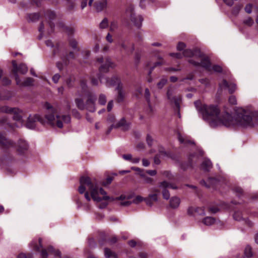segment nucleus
Returning a JSON list of instances; mask_svg holds the SVG:
<instances>
[{"mask_svg": "<svg viewBox=\"0 0 258 258\" xmlns=\"http://www.w3.org/2000/svg\"><path fill=\"white\" fill-rule=\"evenodd\" d=\"M178 139L181 144L186 145L187 144H194V142L186 139L180 133L178 134Z\"/></svg>", "mask_w": 258, "mask_h": 258, "instance_id": "30", "label": "nucleus"}, {"mask_svg": "<svg viewBox=\"0 0 258 258\" xmlns=\"http://www.w3.org/2000/svg\"><path fill=\"white\" fill-rule=\"evenodd\" d=\"M143 200H144V199L142 197H141L140 196H138L134 200V203H135L136 204H138V203L143 201Z\"/></svg>", "mask_w": 258, "mask_h": 258, "instance_id": "54", "label": "nucleus"}, {"mask_svg": "<svg viewBox=\"0 0 258 258\" xmlns=\"http://www.w3.org/2000/svg\"><path fill=\"white\" fill-rule=\"evenodd\" d=\"M183 55L191 57L188 61L194 66H201L205 69L210 70L209 58L205 57L199 49H186L183 51Z\"/></svg>", "mask_w": 258, "mask_h": 258, "instance_id": "4", "label": "nucleus"}, {"mask_svg": "<svg viewBox=\"0 0 258 258\" xmlns=\"http://www.w3.org/2000/svg\"><path fill=\"white\" fill-rule=\"evenodd\" d=\"M233 218L237 221H240L242 220L243 222L249 227H251L253 225V223L248 219H243L241 216V213L240 212H235L233 215Z\"/></svg>", "mask_w": 258, "mask_h": 258, "instance_id": "18", "label": "nucleus"}, {"mask_svg": "<svg viewBox=\"0 0 258 258\" xmlns=\"http://www.w3.org/2000/svg\"><path fill=\"white\" fill-rule=\"evenodd\" d=\"M162 174L165 177L167 178L168 179H172V175L171 173L167 171H165L162 172Z\"/></svg>", "mask_w": 258, "mask_h": 258, "instance_id": "49", "label": "nucleus"}, {"mask_svg": "<svg viewBox=\"0 0 258 258\" xmlns=\"http://www.w3.org/2000/svg\"><path fill=\"white\" fill-rule=\"evenodd\" d=\"M134 7L130 6L126 10V15H130L131 21L134 23V25L138 28H140L142 25V21H143V17L140 16H136L134 13Z\"/></svg>", "mask_w": 258, "mask_h": 258, "instance_id": "10", "label": "nucleus"}, {"mask_svg": "<svg viewBox=\"0 0 258 258\" xmlns=\"http://www.w3.org/2000/svg\"><path fill=\"white\" fill-rule=\"evenodd\" d=\"M229 102L232 104L235 105L237 103V100L234 96H231L229 98Z\"/></svg>", "mask_w": 258, "mask_h": 258, "instance_id": "52", "label": "nucleus"}, {"mask_svg": "<svg viewBox=\"0 0 258 258\" xmlns=\"http://www.w3.org/2000/svg\"><path fill=\"white\" fill-rule=\"evenodd\" d=\"M243 24L247 26L250 27L254 24V21L251 18L248 17L243 20Z\"/></svg>", "mask_w": 258, "mask_h": 258, "instance_id": "35", "label": "nucleus"}, {"mask_svg": "<svg viewBox=\"0 0 258 258\" xmlns=\"http://www.w3.org/2000/svg\"><path fill=\"white\" fill-rule=\"evenodd\" d=\"M1 113H6L13 114V118L14 120L18 121L22 126L23 124L22 120V111L18 108L9 107L8 106H4L0 107Z\"/></svg>", "mask_w": 258, "mask_h": 258, "instance_id": "6", "label": "nucleus"}, {"mask_svg": "<svg viewBox=\"0 0 258 258\" xmlns=\"http://www.w3.org/2000/svg\"><path fill=\"white\" fill-rule=\"evenodd\" d=\"M167 95L168 99L170 100L171 101L173 102L175 105L176 109L177 110V114L179 117H180V114L179 112V108H180V103L181 102V98L180 97H172V92L170 89L168 90Z\"/></svg>", "mask_w": 258, "mask_h": 258, "instance_id": "12", "label": "nucleus"}, {"mask_svg": "<svg viewBox=\"0 0 258 258\" xmlns=\"http://www.w3.org/2000/svg\"><path fill=\"white\" fill-rule=\"evenodd\" d=\"M80 185L78 188V191L81 194H85V197L88 201H90L88 191H86V187L90 191L91 198L94 201L100 202L102 199L104 200H111L109 196H106V192L102 188H98V184L94 180L88 176H82L80 179Z\"/></svg>", "mask_w": 258, "mask_h": 258, "instance_id": "3", "label": "nucleus"}, {"mask_svg": "<svg viewBox=\"0 0 258 258\" xmlns=\"http://www.w3.org/2000/svg\"><path fill=\"white\" fill-rule=\"evenodd\" d=\"M141 59V54L139 52H136L135 55L134 60L136 64H138Z\"/></svg>", "mask_w": 258, "mask_h": 258, "instance_id": "50", "label": "nucleus"}, {"mask_svg": "<svg viewBox=\"0 0 258 258\" xmlns=\"http://www.w3.org/2000/svg\"><path fill=\"white\" fill-rule=\"evenodd\" d=\"M180 204V199L179 198L174 196L172 197L169 201L170 207L172 209H177Z\"/></svg>", "mask_w": 258, "mask_h": 258, "instance_id": "22", "label": "nucleus"}, {"mask_svg": "<svg viewBox=\"0 0 258 258\" xmlns=\"http://www.w3.org/2000/svg\"><path fill=\"white\" fill-rule=\"evenodd\" d=\"M204 224L210 226L214 224L216 222V219L212 217H207L203 220Z\"/></svg>", "mask_w": 258, "mask_h": 258, "instance_id": "28", "label": "nucleus"}, {"mask_svg": "<svg viewBox=\"0 0 258 258\" xmlns=\"http://www.w3.org/2000/svg\"><path fill=\"white\" fill-rule=\"evenodd\" d=\"M199 102L195 104L203 119L213 128L225 126H240L246 127L253 125L252 118L257 115V112L248 110H238L233 117L228 112H220L217 106L206 104L199 108Z\"/></svg>", "mask_w": 258, "mask_h": 258, "instance_id": "1", "label": "nucleus"}, {"mask_svg": "<svg viewBox=\"0 0 258 258\" xmlns=\"http://www.w3.org/2000/svg\"><path fill=\"white\" fill-rule=\"evenodd\" d=\"M145 96L146 97V99L148 103V104H149V107L150 109V111L151 112H152L153 111V108L151 107V105H150V91L149 90V89L148 88H146L145 89Z\"/></svg>", "mask_w": 258, "mask_h": 258, "instance_id": "33", "label": "nucleus"}, {"mask_svg": "<svg viewBox=\"0 0 258 258\" xmlns=\"http://www.w3.org/2000/svg\"><path fill=\"white\" fill-rule=\"evenodd\" d=\"M118 27V23L116 21H112L110 24L109 30L111 32L115 31Z\"/></svg>", "mask_w": 258, "mask_h": 258, "instance_id": "36", "label": "nucleus"}, {"mask_svg": "<svg viewBox=\"0 0 258 258\" xmlns=\"http://www.w3.org/2000/svg\"><path fill=\"white\" fill-rule=\"evenodd\" d=\"M242 6L241 5H236L232 11V14L234 15H237L241 10Z\"/></svg>", "mask_w": 258, "mask_h": 258, "instance_id": "43", "label": "nucleus"}, {"mask_svg": "<svg viewBox=\"0 0 258 258\" xmlns=\"http://www.w3.org/2000/svg\"><path fill=\"white\" fill-rule=\"evenodd\" d=\"M60 78V75L58 74H56L53 76L52 77V80L55 83H57Z\"/></svg>", "mask_w": 258, "mask_h": 258, "instance_id": "58", "label": "nucleus"}, {"mask_svg": "<svg viewBox=\"0 0 258 258\" xmlns=\"http://www.w3.org/2000/svg\"><path fill=\"white\" fill-rule=\"evenodd\" d=\"M212 167V164L210 160L208 159L205 160L201 164V168L202 170L208 171Z\"/></svg>", "mask_w": 258, "mask_h": 258, "instance_id": "24", "label": "nucleus"}, {"mask_svg": "<svg viewBox=\"0 0 258 258\" xmlns=\"http://www.w3.org/2000/svg\"><path fill=\"white\" fill-rule=\"evenodd\" d=\"M146 173L151 176H154L157 174V171L155 170H148Z\"/></svg>", "mask_w": 258, "mask_h": 258, "instance_id": "59", "label": "nucleus"}, {"mask_svg": "<svg viewBox=\"0 0 258 258\" xmlns=\"http://www.w3.org/2000/svg\"><path fill=\"white\" fill-rule=\"evenodd\" d=\"M120 46L126 52H130L132 53L135 50L134 44L127 41L122 42L121 43Z\"/></svg>", "mask_w": 258, "mask_h": 258, "instance_id": "19", "label": "nucleus"}, {"mask_svg": "<svg viewBox=\"0 0 258 258\" xmlns=\"http://www.w3.org/2000/svg\"><path fill=\"white\" fill-rule=\"evenodd\" d=\"M39 246H37V245H36V244L35 243H34V241H32V242H31V244L34 245V248L37 251H39L40 248L42 247V239L41 238L39 239Z\"/></svg>", "mask_w": 258, "mask_h": 258, "instance_id": "45", "label": "nucleus"}, {"mask_svg": "<svg viewBox=\"0 0 258 258\" xmlns=\"http://www.w3.org/2000/svg\"><path fill=\"white\" fill-rule=\"evenodd\" d=\"M106 40L109 43H112L113 42V39L112 38V36L110 33H108L106 37Z\"/></svg>", "mask_w": 258, "mask_h": 258, "instance_id": "64", "label": "nucleus"}, {"mask_svg": "<svg viewBox=\"0 0 258 258\" xmlns=\"http://www.w3.org/2000/svg\"><path fill=\"white\" fill-rule=\"evenodd\" d=\"M75 101L79 109L84 110L85 108L86 105L84 104V101L82 99L76 98Z\"/></svg>", "mask_w": 258, "mask_h": 258, "instance_id": "29", "label": "nucleus"}, {"mask_svg": "<svg viewBox=\"0 0 258 258\" xmlns=\"http://www.w3.org/2000/svg\"><path fill=\"white\" fill-rule=\"evenodd\" d=\"M98 102L100 104L104 105L106 102V97L105 95L101 94L98 98Z\"/></svg>", "mask_w": 258, "mask_h": 258, "instance_id": "39", "label": "nucleus"}, {"mask_svg": "<svg viewBox=\"0 0 258 258\" xmlns=\"http://www.w3.org/2000/svg\"><path fill=\"white\" fill-rule=\"evenodd\" d=\"M185 47V44L183 42H179L177 46V49L178 50H182Z\"/></svg>", "mask_w": 258, "mask_h": 258, "instance_id": "55", "label": "nucleus"}, {"mask_svg": "<svg viewBox=\"0 0 258 258\" xmlns=\"http://www.w3.org/2000/svg\"><path fill=\"white\" fill-rule=\"evenodd\" d=\"M159 187L160 188H171L173 189H176L178 187L176 185L169 183L166 181H163L159 183Z\"/></svg>", "mask_w": 258, "mask_h": 258, "instance_id": "23", "label": "nucleus"}, {"mask_svg": "<svg viewBox=\"0 0 258 258\" xmlns=\"http://www.w3.org/2000/svg\"><path fill=\"white\" fill-rule=\"evenodd\" d=\"M46 109L45 117L43 118L38 114L30 115L28 118L26 126L30 129L35 128L37 122L43 125L48 124L52 126L62 128L64 123L71 121V117L69 115H58L56 109L50 104L46 103L44 105Z\"/></svg>", "mask_w": 258, "mask_h": 258, "instance_id": "2", "label": "nucleus"}, {"mask_svg": "<svg viewBox=\"0 0 258 258\" xmlns=\"http://www.w3.org/2000/svg\"><path fill=\"white\" fill-rule=\"evenodd\" d=\"M160 59H161L162 60L160 61H158V62H157L156 63H155V65L154 66V67H153L150 70V71H149V74H150L151 73H152V70L154 69V68L155 67H156V66H159V65H161V64H165V62L163 60V59H162L161 58H160Z\"/></svg>", "mask_w": 258, "mask_h": 258, "instance_id": "51", "label": "nucleus"}, {"mask_svg": "<svg viewBox=\"0 0 258 258\" xmlns=\"http://www.w3.org/2000/svg\"><path fill=\"white\" fill-rule=\"evenodd\" d=\"M109 23L107 18H104L99 24L100 29H105L108 27Z\"/></svg>", "mask_w": 258, "mask_h": 258, "instance_id": "34", "label": "nucleus"}, {"mask_svg": "<svg viewBox=\"0 0 258 258\" xmlns=\"http://www.w3.org/2000/svg\"><path fill=\"white\" fill-rule=\"evenodd\" d=\"M122 158L125 160L131 161L132 159V156L131 154H124L122 155Z\"/></svg>", "mask_w": 258, "mask_h": 258, "instance_id": "56", "label": "nucleus"}, {"mask_svg": "<svg viewBox=\"0 0 258 258\" xmlns=\"http://www.w3.org/2000/svg\"><path fill=\"white\" fill-rule=\"evenodd\" d=\"M33 79L31 78H27L24 82H21L20 84H18L23 86H30L33 85Z\"/></svg>", "mask_w": 258, "mask_h": 258, "instance_id": "31", "label": "nucleus"}, {"mask_svg": "<svg viewBox=\"0 0 258 258\" xmlns=\"http://www.w3.org/2000/svg\"><path fill=\"white\" fill-rule=\"evenodd\" d=\"M169 55L172 57H176L177 58H180L182 57L181 54H180L179 53H170L169 54Z\"/></svg>", "mask_w": 258, "mask_h": 258, "instance_id": "57", "label": "nucleus"}, {"mask_svg": "<svg viewBox=\"0 0 258 258\" xmlns=\"http://www.w3.org/2000/svg\"><path fill=\"white\" fill-rule=\"evenodd\" d=\"M116 90L118 92L117 101L118 102L122 101L124 97V93L122 90V84L116 86Z\"/></svg>", "mask_w": 258, "mask_h": 258, "instance_id": "25", "label": "nucleus"}, {"mask_svg": "<svg viewBox=\"0 0 258 258\" xmlns=\"http://www.w3.org/2000/svg\"><path fill=\"white\" fill-rule=\"evenodd\" d=\"M104 255L106 258H116V255L115 253L107 248H105L104 249Z\"/></svg>", "mask_w": 258, "mask_h": 258, "instance_id": "27", "label": "nucleus"}, {"mask_svg": "<svg viewBox=\"0 0 258 258\" xmlns=\"http://www.w3.org/2000/svg\"><path fill=\"white\" fill-rule=\"evenodd\" d=\"M113 180V178L111 176H109L106 178V180L105 182L103 183V185H106L107 184H110Z\"/></svg>", "mask_w": 258, "mask_h": 258, "instance_id": "62", "label": "nucleus"}, {"mask_svg": "<svg viewBox=\"0 0 258 258\" xmlns=\"http://www.w3.org/2000/svg\"><path fill=\"white\" fill-rule=\"evenodd\" d=\"M162 189L163 197L165 200H168L170 198V193L167 189V188H161Z\"/></svg>", "mask_w": 258, "mask_h": 258, "instance_id": "40", "label": "nucleus"}, {"mask_svg": "<svg viewBox=\"0 0 258 258\" xmlns=\"http://www.w3.org/2000/svg\"><path fill=\"white\" fill-rule=\"evenodd\" d=\"M45 17L46 19L49 20L50 21H51L53 20L55 18V14L53 12L48 11H47L45 14ZM49 25L51 28V30L49 32H51L53 31V27H54V25L53 23H51V21L49 22Z\"/></svg>", "mask_w": 258, "mask_h": 258, "instance_id": "20", "label": "nucleus"}, {"mask_svg": "<svg viewBox=\"0 0 258 258\" xmlns=\"http://www.w3.org/2000/svg\"><path fill=\"white\" fill-rule=\"evenodd\" d=\"M167 80L166 78H162L160 81L157 83V87L159 89H162L166 84Z\"/></svg>", "mask_w": 258, "mask_h": 258, "instance_id": "44", "label": "nucleus"}, {"mask_svg": "<svg viewBox=\"0 0 258 258\" xmlns=\"http://www.w3.org/2000/svg\"><path fill=\"white\" fill-rule=\"evenodd\" d=\"M48 254L45 249H43L41 252V258H47Z\"/></svg>", "mask_w": 258, "mask_h": 258, "instance_id": "60", "label": "nucleus"}, {"mask_svg": "<svg viewBox=\"0 0 258 258\" xmlns=\"http://www.w3.org/2000/svg\"><path fill=\"white\" fill-rule=\"evenodd\" d=\"M131 123L127 122L124 118H122L115 126V127H121L122 130L126 131L130 128Z\"/></svg>", "mask_w": 258, "mask_h": 258, "instance_id": "21", "label": "nucleus"}, {"mask_svg": "<svg viewBox=\"0 0 258 258\" xmlns=\"http://www.w3.org/2000/svg\"><path fill=\"white\" fill-rule=\"evenodd\" d=\"M94 3V7L98 12L101 11L107 5L106 0H89L88 4L91 6Z\"/></svg>", "mask_w": 258, "mask_h": 258, "instance_id": "13", "label": "nucleus"}, {"mask_svg": "<svg viewBox=\"0 0 258 258\" xmlns=\"http://www.w3.org/2000/svg\"><path fill=\"white\" fill-rule=\"evenodd\" d=\"M146 140H147V142L148 144L150 146H151L152 145V141H153V139H152V137L148 135L147 137Z\"/></svg>", "mask_w": 258, "mask_h": 258, "instance_id": "63", "label": "nucleus"}, {"mask_svg": "<svg viewBox=\"0 0 258 258\" xmlns=\"http://www.w3.org/2000/svg\"><path fill=\"white\" fill-rule=\"evenodd\" d=\"M96 100V97L93 95H89L86 101L85 108L89 111L94 112L95 111V102Z\"/></svg>", "mask_w": 258, "mask_h": 258, "instance_id": "15", "label": "nucleus"}, {"mask_svg": "<svg viewBox=\"0 0 258 258\" xmlns=\"http://www.w3.org/2000/svg\"><path fill=\"white\" fill-rule=\"evenodd\" d=\"M16 147L18 153L20 154H23L28 150L29 145L25 140L20 139L18 141Z\"/></svg>", "mask_w": 258, "mask_h": 258, "instance_id": "11", "label": "nucleus"}, {"mask_svg": "<svg viewBox=\"0 0 258 258\" xmlns=\"http://www.w3.org/2000/svg\"><path fill=\"white\" fill-rule=\"evenodd\" d=\"M158 195L157 194H151L149 195L148 198L153 202H156L158 201Z\"/></svg>", "mask_w": 258, "mask_h": 258, "instance_id": "48", "label": "nucleus"}, {"mask_svg": "<svg viewBox=\"0 0 258 258\" xmlns=\"http://www.w3.org/2000/svg\"><path fill=\"white\" fill-rule=\"evenodd\" d=\"M39 18V15L37 13L30 14H28L27 17V19L29 22H36Z\"/></svg>", "mask_w": 258, "mask_h": 258, "instance_id": "26", "label": "nucleus"}, {"mask_svg": "<svg viewBox=\"0 0 258 258\" xmlns=\"http://www.w3.org/2000/svg\"><path fill=\"white\" fill-rule=\"evenodd\" d=\"M252 5L251 4L247 5L244 8L245 11L248 14L251 13L252 11Z\"/></svg>", "mask_w": 258, "mask_h": 258, "instance_id": "53", "label": "nucleus"}, {"mask_svg": "<svg viewBox=\"0 0 258 258\" xmlns=\"http://www.w3.org/2000/svg\"><path fill=\"white\" fill-rule=\"evenodd\" d=\"M70 46L73 48L75 51L78 50L79 49L77 47V42L74 39H70L69 41Z\"/></svg>", "mask_w": 258, "mask_h": 258, "instance_id": "41", "label": "nucleus"}, {"mask_svg": "<svg viewBox=\"0 0 258 258\" xmlns=\"http://www.w3.org/2000/svg\"><path fill=\"white\" fill-rule=\"evenodd\" d=\"M219 88L220 89L227 88L230 93H232L236 90V86L235 84H229L225 80H223L222 82L219 84Z\"/></svg>", "mask_w": 258, "mask_h": 258, "instance_id": "16", "label": "nucleus"}, {"mask_svg": "<svg viewBox=\"0 0 258 258\" xmlns=\"http://www.w3.org/2000/svg\"><path fill=\"white\" fill-rule=\"evenodd\" d=\"M188 214L189 215H204L205 214V210L202 207H198L194 208L193 207H190L187 210Z\"/></svg>", "mask_w": 258, "mask_h": 258, "instance_id": "17", "label": "nucleus"}, {"mask_svg": "<svg viewBox=\"0 0 258 258\" xmlns=\"http://www.w3.org/2000/svg\"><path fill=\"white\" fill-rule=\"evenodd\" d=\"M12 65H13V72L14 74L15 80L17 83V84H21V80L18 76V73L19 72L22 74H25L28 72V68L23 63H22L17 66V62L15 60L12 61Z\"/></svg>", "mask_w": 258, "mask_h": 258, "instance_id": "7", "label": "nucleus"}, {"mask_svg": "<svg viewBox=\"0 0 258 258\" xmlns=\"http://www.w3.org/2000/svg\"><path fill=\"white\" fill-rule=\"evenodd\" d=\"M97 61L101 63L99 68L100 73H107L109 71V68H114L116 67V64L108 57L99 58L97 59Z\"/></svg>", "mask_w": 258, "mask_h": 258, "instance_id": "8", "label": "nucleus"}, {"mask_svg": "<svg viewBox=\"0 0 258 258\" xmlns=\"http://www.w3.org/2000/svg\"><path fill=\"white\" fill-rule=\"evenodd\" d=\"M53 53L54 55H58L60 56L63 61V63L60 62H58L56 63V66L59 70H61L64 66H67L70 59L75 58V55L73 52H70L69 54H68L67 52L63 47H59L58 46L55 47L53 49Z\"/></svg>", "mask_w": 258, "mask_h": 258, "instance_id": "5", "label": "nucleus"}, {"mask_svg": "<svg viewBox=\"0 0 258 258\" xmlns=\"http://www.w3.org/2000/svg\"><path fill=\"white\" fill-rule=\"evenodd\" d=\"M244 254L248 257H250L252 256L251 248L249 245L245 247L244 249Z\"/></svg>", "mask_w": 258, "mask_h": 258, "instance_id": "38", "label": "nucleus"}, {"mask_svg": "<svg viewBox=\"0 0 258 258\" xmlns=\"http://www.w3.org/2000/svg\"><path fill=\"white\" fill-rule=\"evenodd\" d=\"M209 66L210 67V70L206 69L208 71H213L215 72L220 73L222 71V68L221 66L218 65H214L212 67L211 66V63L209 61Z\"/></svg>", "mask_w": 258, "mask_h": 258, "instance_id": "32", "label": "nucleus"}, {"mask_svg": "<svg viewBox=\"0 0 258 258\" xmlns=\"http://www.w3.org/2000/svg\"><path fill=\"white\" fill-rule=\"evenodd\" d=\"M98 78L102 84H105L107 87H111L116 85L119 86L122 84L121 82L119 77L117 76H113L111 78H102L101 76L99 75Z\"/></svg>", "mask_w": 258, "mask_h": 258, "instance_id": "9", "label": "nucleus"}, {"mask_svg": "<svg viewBox=\"0 0 258 258\" xmlns=\"http://www.w3.org/2000/svg\"><path fill=\"white\" fill-rule=\"evenodd\" d=\"M0 145L5 149L10 148L14 147V143L9 140L5 135L0 133Z\"/></svg>", "mask_w": 258, "mask_h": 258, "instance_id": "14", "label": "nucleus"}, {"mask_svg": "<svg viewBox=\"0 0 258 258\" xmlns=\"http://www.w3.org/2000/svg\"><path fill=\"white\" fill-rule=\"evenodd\" d=\"M48 250L50 253H53L56 255L60 256V252L58 250H55L52 246H49Z\"/></svg>", "mask_w": 258, "mask_h": 258, "instance_id": "47", "label": "nucleus"}, {"mask_svg": "<svg viewBox=\"0 0 258 258\" xmlns=\"http://www.w3.org/2000/svg\"><path fill=\"white\" fill-rule=\"evenodd\" d=\"M144 201L146 202V203L147 205L150 206H152V205H153L152 202L153 201L148 197L146 199H144Z\"/></svg>", "mask_w": 258, "mask_h": 258, "instance_id": "61", "label": "nucleus"}, {"mask_svg": "<svg viewBox=\"0 0 258 258\" xmlns=\"http://www.w3.org/2000/svg\"><path fill=\"white\" fill-rule=\"evenodd\" d=\"M222 209V207H219L217 206H211L209 208V211L211 213H216L218 211H219Z\"/></svg>", "mask_w": 258, "mask_h": 258, "instance_id": "42", "label": "nucleus"}, {"mask_svg": "<svg viewBox=\"0 0 258 258\" xmlns=\"http://www.w3.org/2000/svg\"><path fill=\"white\" fill-rule=\"evenodd\" d=\"M141 176L143 178L144 182L145 183L153 184L154 182L153 179L144 174H141Z\"/></svg>", "mask_w": 258, "mask_h": 258, "instance_id": "37", "label": "nucleus"}, {"mask_svg": "<svg viewBox=\"0 0 258 258\" xmlns=\"http://www.w3.org/2000/svg\"><path fill=\"white\" fill-rule=\"evenodd\" d=\"M152 3H153V0H141L140 6L142 8H144L147 4H150Z\"/></svg>", "mask_w": 258, "mask_h": 258, "instance_id": "46", "label": "nucleus"}]
</instances>
